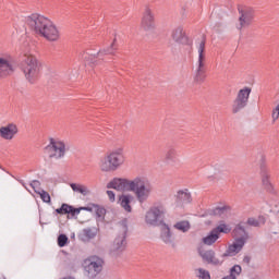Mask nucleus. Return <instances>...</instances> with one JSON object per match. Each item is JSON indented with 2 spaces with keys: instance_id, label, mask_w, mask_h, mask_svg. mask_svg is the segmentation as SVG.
I'll use <instances>...</instances> for the list:
<instances>
[{
  "instance_id": "393cba45",
  "label": "nucleus",
  "mask_w": 279,
  "mask_h": 279,
  "mask_svg": "<svg viewBox=\"0 0 279 279\" xmlns=\"http://www.w3.org/2000/svg\"><path fill=\"white\" fill-rule=\"evenodd\" d=\"M72 191H74V193H81V195H88V193H90V191H88V187L86 185H82V184H77V183H71L70 184Z\"/></svg>"
},
{
  "instance_id": "f8f14e48",
  "label": "nucleus",
  "mask_w": 279,
  "mask_h": 279,
  "mask_svg": "<svg viewBox=\"0 0 279 279\" xmlns=\"http://www.w3.org/2000/svg\"><path fill=\"white\" fill-rule=\"evenodd\" d=\"M14 73V58L5 53L0 56V77H9Z\"/></svg>"
},
{
  "instance_id": "6ab92c4d",
  "label": "nucleus",
  "mask_w": 279,
  "mask_h": 279,
  "mask_svg": "<svg viewBox=\"0 0 279 279\" xmlns=\"http://www.w3.org/2000/svg\"><path fill=\"white\" fill-rule=\"evenodd\" d=\"M171 38L174 43H178V45H186V43H189L186 33H184V28H182V26H178L172 29Z\"/></svg>"
},
{
  "instance_id": "a211bd4d",
  "label": "nucleus",
  "mask_w": 279,
  "mask_h": 279,
  "mask_svg": "<svg viewBox=\"0 0 279 279\" xmlns=\"http://www.w3.org/2000/svg\"><path fill=\"white\" fill-rule=\"evenodd\" d=\"M160 239L166 243V245H171V247H175V242L173 241V233L171 232V228L167 223L161 226Z\"/></svg>"
},
{
  "instance_id": "c03bdc74",
  "label": "nucleus",
  "mask_w": 279,
  "mask_h": 279,
  "mask_svg": "<svg viewBox=\"0 0 279 279\" xmlns=\"http://www.w3.org/2000/svg\"><path fill=\"white\" fill-rule=\"evenodd\" d=\"M1 279H8V278H5V277H2Z\"/></svg>"
},
{
  "instance_id": "412c9836",
  "label": "nucleus",
  "mask_w": 279,
  "mask_h": 279,
  "mask_svg": "<svg viewBox=\"0 0 279 279\" xmlns=\"http://www.w3.org/2000/svg\"><path fill=\"white\" fill-rule=\"evenodd\" d=\"M270 174H269V170L263 168L262 169V183L264 189H266V191H268V193H274V185L271 184V181L269 180Z\"/></svg>"
},
{
  "instance_id": "39448f33",
  "label": "nucleus",
  "mask_w": 279,
  "mask_h": 279,
  "mask_svg": "<svg viewBox=\"0 0 279 279\" xmlns=\"http://www.w3.org/2000/svg\"><path fill=\"white\" fill-rule=\"evenodd\" d=\"M165 215H167V207L162 203H156L146 213L145 221L148 226L154 228L165 226Z\"/></svg>"
},
{
  "instance_id": "4be33fe9",
  "label": "nucleus",
  "mask_w": 279,
  "mask_h": 279,
  "mask_svg": "<svg viewBox=\"0 0 279 279\" xmlns=\"http://www.w3.org/2000/svg\"><path fill=\"white\" fill-rule=\"evenodd\" d=\"M220 236L213 229L205 238L202 239L204 245H215L219 241Z\"/></svg>"
},
{
  "instance_id": "aec40b11",
  "label": "nucleus",
  "mask_w": 279,
  "mask_h": 279,
  "mask_svg": "<svg viewBox=\"0 0 279 279\" xmlns=\"http://www.w3.org/2000/svg\"><path fill=\"white\" fill-rule=\"evenodd\" d=\"M174 199L179 205L191 204V202H193V196L191 195V192L189 191V189L179 190L174 195Z\"/></svg>"
},
{
  "instance_id": "0eeeda50",
  "label": "nucleus",
  "mask_w": 279,
  "mask_h": 279,
  "mask_svg": "<svg viewBox=\"0 0 279 279\" xmlns=\"http://www.w3.org/2000/svg\"><path fill=\"white\" fill-rule=\"evenodd\" d=\"M22 71L26 80L31 84H34L40 73V62L34 56H26L22 62Z\"/></svg>"
},
{
  "instance_id": "4c0bfd02",
  "label": "nucleus",
  "mask_w": 279,
  "mask_h": 279,
  "mask_svg": "<svg viewBox=\"0 0 279 279\" xmlns=\"http://www.w3.org/2000/svg\"><path fill=\"white\" fill-rule=\"evenodd\" d=\"M105 214H106V209L105 208L98 207L96 209L97 217H104Z\"/></svg>"
},
{
  "instance_id": "2eb2a0df",
  "label": "nucleus",
  "mask_w": 279,
  "mask_h": 279,
  "mask_svg": "<svg viewBox=\"0 0 279 279\" xmlns=\"http://www.w3.org/2000/svg\"><path fill=\"white\" fill-rule=\"evenodd\" d=\"M141 27L145 32H154L156 29V21L154 20V12L146 8L142 17Z\"/></svg>"
},
{
  "instance_id": "7c9ffc66",
  "label": "nucleus",
  "mask_w": 279,
  "mask_h": 279,
  "mask_svg": "<svg viewBox=\"0 0 279 279\" xmlns=\"http://www.w3.org/2000/svg\"><path fill=\"white\" fill-rule=\"evenodd\" d=\"M206 80V69L196 68L195 82H204Z\"/></svg>"
},
{
  "instance_id": "20e7f679",
  "label": "nucleus",
  "mask_w": 279,
  "mask_h": 279,
  "mask_svg": "<svg viewBox=\"0 0 279 279\" xmlns=\"http://www.w3.org/2000/svg\"><path fill=\"white\" fill-rule=\"evenodd\" d=\"M125 162V154L123 147L116 148L108 153L100 160V169L105 172L117 171Z\"/></svg>"
},
{
  "instance_id": "f3484780",
  "label": "nucleus",
  "mask_w": 279,
  "mask_h": 279,
  "mask_svg": "<svg viewBox=\"0 0 279 279\" xmlns=\"http://www.w3.org/2000/svg\"><path fill=\"white\" fill-rule=\"evenodd\" d=\"M16 134H19V126L14 123L0 128V137L4 141H12Z\"/></svg>"
},
{
  "instance_id": "f704fd0d",
  "label": "nucleus",
  "mask_w": 279,
  "mask_h": 279,
  "mask_svg": "<svg viewBox=\"0 0 279 279\" xmlns=\"http://www.w3.org/2000/svg\"><path fill=\"white\" fill-rule=\"evenodd\" d=\"M69 243V236L66 234H60L58 236V245L59 247H64Z\"/></svg>"
},
{
  "instance_id": "423d86ee",
  "label": "nucleus",
  "mask_w": 279,
  "mask_h": 279,
  "mask_svg": "<svg viewBox=\"0 0 279 279\" xmlns=\"http://www.w3.org/2000/svg\"><path fill=\"white\" fill-rule=\"evenodd\" d=\"M117 49H118L117 37H114L109 48L99 50L97 54H90L88 52H84L83 60H85V64L97 66V64H101V62L106 61V56H114V51H117Z\"/></svg>"
},
{
  "instance_id": "dca6fc26",
  "label": "nucleus",
  "mask_w": 279,
  "mask_h": 279,
  "mask_svg": "<svg viewBox=\"0 0 279 279\" xmlns=\"http://www.w3.org/2000/svg\"><path fill=\"white\" fill-rule=\"evenodd\" d=\"M82 210H90L89 207L75 208L66 203H63L60 208L56 209L57 215H70L71 217H77Z\"/></svg>"
},
{
  "instance_id": "cd10ccee",
  "label": "nucleus",
  "mask_w": 279,
  "mask_h": 279,
  "mask_svg": "<svg viewBox=\"0 0 279 279\" xmlns=\"http://www.w3.org/2000/svg\"><path fill=\"white\" fill-rule=\"evenodd\" d=\"M214 230L221 238V233L222 234H230V232L232 231V228H230V226H228L226 223H220L219 226L214 228Z\"/></svg>"
},
{
  "instance_id": "c85d7f7f",
  "label": "nucleus",
  "mask_w": 279,
  "mask_h": 279,
  "mask_svg": "<svg viewBox=\"0 0 279 279\" xmlns=\"http://www.w3.org/2000/svg\"><path fill=\"white\" fill-rule=\"evenodd\" d=\"M175 160H178V150H175L173 147H169L166 153V161L175 162Z\"/></svg>"
},
{
  "instance_id": "79ce46f5",
  "label": "nucleus",
  "mask_w": 279,
  "mask_h": 279,
  "mask_svg": "<svg viewBox=\"0 0 279 279\" xmlns=\"http://www.w3.org/2000/svg\"><path fill=\"white\" fill-rule=\"evenodd\" d=\"M243 263H245V265H250V263H252V257L250 255H245L243 258Z\"/></svg>"
},
{
  "instance_id": "ddd939ff",
  "label": "nucleus",
  "mask_w": 279,
  "mask_h": 279,
  "mask_svg": "<svg viewBox=\"0 0 279 279\" xmlns=\"http://www.w3.org/2000/svg\"><path fill=\"white\" fill-rule=\"evenodd\" d=\"M125 239H128V222L123 220L120 225V233L113 242V252H123L125 250V245H128Z\"/></svg>"
},
{
  "instance_id": "f257e3e1",
  "label": "nucleus",
  "mask_w": 279,
  "mask_h": 279,
  "mask_svg": "<svg viewBox=\"0 0 279 279\" xmlns=\"http://www.w3.org/2000/svg\"><path fill=\"white\" fill-rule=\"evenodd\" d=\"M107 189H114L116 191L132 192L135 194L140 204L147 202L154 193V186L143 177H136L130 181L128 179L116 178L107 184Z\"/></svg>"
},
{
  "instance_id": "b1692460",
  "label": "nucleus",
  "mask_w": 279,
  "mask_h": 279,
  "mask_svg": "<svg viewBox=\"0 0 279 279\" xmlns=\"http://www.w3.org/2000/svg\"><path fill=\"white\" fill-rule=\"evenodd\" d=\"M82 235L85 241H90V239H95L97 236V228H85L82 231Z\"/></svg>"
},
{
  "instance_id": "2f4dec72",
  "label": "nucleus",
  "mask_w": 279,
  "mask_h": 279,
  "mask_svg": "<svg viewBox=\"0 0 279 279\" xmlns=\"http://www.w3.org/2000/svg\"><path fill=\"white\" fill-rule=\"evenodd\" d=\"M196 272H197L196 276L198 279H210V271H208L204 268H197Z\"/></svg>"
},
{
  "instance_id": "6e6552de",
  "label": "nucleus",
  "mask_w": 279,
  "mask_h": 279,
  "mask_svg": "<svg viewBox=\"0 0 279 279\" xmlns=\"http://www.w3.org/2000/svg\"><path fill=\"white\" fill-rule=\"evenodd\" d=\"M84 271L87 278H97L104 271V258L93 255L84 260Z\"/></svg>"
},
{
  "instance_id": "e433bc0d",
  "label": "nucleus",
  "mask_w": 279,
  "mask_h": 279,
  "mask_svg": "<svg viewBox=\"0 0 279 279\" xmlns=\"http://www.w3.org/2000/svg\"><path fill=\"white\" fill-rule=\"evenodd\" d=\"M247 223L248 226H253L254 228H258L260 226V222L255 218H248Z\"/></svg>"
},
{
  "instance_id": "a19ab883",
  "label": "nucleus",
  "mask_w": 279,
  "mask_h": 279,
  "mask_svg": "<svg viewBox=\"0 0 279 279\" xmlns=\"http://www.w3.org/2000/svg\"><path fill=\"white\" fill-rule=\"evenodd\" d=\"M107 195H108L110 202H114L116 195H114V193L112 191H110V190L107 191Z\"/></svg>"
},
{
  "instance_id": "ea45409f",
  "label": "nucleus",
  "mask_w": 279,
  "mask_h": 279,
  "mask_svg": "<svg viewBox=\"0 0 279 279\" xmlns=\"http://www.w3.org/2000/svg\"><path fill=\"white\" fill-rule=\"evenodd\" d=\"M196 69H206V61H197Z\"/></svg>"
},
{
  "instance_id": "1a4fd4ad",
  "label": "nucleus",
  "mask_w": 279,
  "mask_h": 279,
  "mask_svg": "<svg viewBox=\"0 0 279 279\" xmlns=\"http://www.w3.org/2000/svg\"><path fill=\"white\" fill-rule=\"evenodd\" d=\"M198 256L202 258L203 263L205 265H211V267H221L225 263L226 257H221V255H217V252L213 248H204V247H198L197 248Z\"/></svg>"
},
{
  "instance_id": "473e14b6",
  "label": "nucleus",
  "mask_w": 279,
  "mask_h": 279,
  "mask_svg": "<svg viewBox=\"0 0 279 279\" xmlns=\"http://www.w3.org/2000/svg\"><path fill=\"white\" fill-rule=\"evenodd\" d=\"M37 195L40 196L41 202L45 204H51V195L47 191H40Z\"/></svg>"
},
{
  "instance_id": "7ed1b4c3",
  "label": "nucleus",
  "mask_w": 279,
  "mask_h": 279,
  "mask_svg": "<svg viewBox=\"0 0 279 279\" xmlns=\"http://www.w3.org/2000/svg\"><path fill=\"white\" fill-rule=\"evenodd\" d=\"M234 241L232 244L228 246L223 254H221V258H228L232 256H236L245 247L247 243V239H250V234L245 231V227L239 225L233 230Z\"/></svg>"
},
{
  "instance_id": "c9c22d12",
  "label": "nucleus",
  "mask_w": 279,
  "mask_h": 279,
  "mask_svg": "<svg viewBox=\"0 0 279 279\" xmlns=\"http://www.w3.org/2000/svg\"><path fill=\"white\" fill-rule=\"evenodd\" d=\"M242 271H243V268H241V265H234L230 269V276H241Z\"/></svg>"
},
{
  "instance_id": "9d476101",
  "label": "nucleus",
  "mask_w": 279,
  "mask_h": 279,
  "mask_svg": "<svg viewBox=\"0 0 279 279\" xmlns=\"http://www.w3.org/2000/svg\"><path fill=\"white\" fill-rule=\"evenodd\" d=\"M46 151L49 158L61 160L66 155V144L62 141L50 138V143L46 146Z\"/></svg>"
},
{
  "instance_id": "4468645a",
  "label": "nucleus",
  "mask_w": 279,
  "mask_h": 279,
  "mask_svg": "<svg viewBox=\"0 0 279 279\" xmlns=\"http://www.w3.org/2000/svg\"><path fill=\"white\" fill-rule=\"evenodd\" d=\"M239 12H240V17H239V24L236 25V29H245L246 27H250L254 21V10L240 9Z\"/></svg>"
},
{
  "instance_id": "f03ea898",
  "label": "nucleus",
  "mask_w": 279,
  "mask_h": 279,
  "mask_svg": "<svg viewBox=\"0 0 279 279\" xmlns=\"http://www.w3.org/2000/svg\"><path fill=\"white\" fill-rule=\"evenodd\" d=\"M25 22L32 32L37 34V36H43V38L50 43H56L60 38L58 27L45 15L33 13L26 17Z\"/></svg>"
},
{
  "instance_id": "a878e982",
  "label": "nucleus",
  "mask_w": 279,
  "mask_h": 279,
  "mask_svg": "<svg viewBox=\"0 0 279 279\" xmlns=\"http://www.w3.org/2000/svg\"><path fill=\"white\" fill-rule=\"evenodd\" d=\"M173 228L180 232L186 233L189 230H191V222H189V220H182L174 223Z\"/></svg>"
},
{
  "instance_id": "72a5a7b5",
  "label": "nucleus",
  "mask_w": 279,
  "mask_h": 279,
  "mask_svg": "<svg viewBox=\"0 0 279 279\" xmlns=\"http://www.w3.org/2000/svg\"><path fill=\"white\" fill-rule=\"evenodd\" d=\"M29 186L33 189V191L38 195L40 193L41 190L40 187V181L38 180H33L29 184Z\"/></svg>"
},
{
  "instance_id": "bb28decb",
  "label": "nucleus",
  "mask_w": 279,
  "mask_h": 279,
  "mask_svg": "<svg viewBox=\"0 0 279 279\" xmlns=\"http://www.w3.org/2000/svg\"><path fill=\"white\" fill-rule=\"evenodd\" d=\"M198 61L206 62V40H202L197 48Z\"/></svg>"
},
{
  "instance_id": "58836bf2",
  "label": "nucleus",
  "mask_w": 279,
  "mask_h": 279,
  "mask_svg": "<svg viewBox=\"0 0 279 279\" xmlns=\"http://www.w3.org/2000/svg\"><path fill=\"white\" fill-rule=\"evenodd\" d=\"M279 118V104L276 109L272 111V119L276 121Z\"/></svg>"
},
{
  "instance_id": "9b49d317",
  "label": "nucleus",
  "mask_w": 279,
  "mask_h": 279,
  "mask_svg": "<svg viewBox=\"0 0 279 279\" xmlns=\"http://www.w3.org/2000/svg\"><path fill=\"white\" fill-rule=\"evenodd\" d=\"M251 93H252V88L250 87H245L239 90L238 96L232 105L233 114H238V112H241V110H243V108L247 106V102L250 101Z\"/></svg>"
},
{
  "instance_id": "5701e85b",
  "label": "nucleus",
  "mask_w": 279,
  "mask_h": 279,
  "mask_svg": "<svg viewBox=\"0 0 279 279\" xmlns=\"http://www.w3.org/2000/svg\"><path fill=\"white\" fill-rule=\"evenodd\" d=\"M132 199H133L132 195L119 196V203L126 213H132V206H130V203L132 202Z\"/></svg>"
},
{
  "instance_id": "c756f323",
  "label": "nucleus",
  "mask_w": 279,
  "mask_h": 279,
  "mask_svg": "<svg viewBox=\"0 0 279 279\" xmlns=\"http://www.w3.org/2000/svg\"><path fill=\"white\" fill-rule=\"evenodd\" d=\"M230 210L229 206H222V207H215L211 209L210 215H214V217H223Z\"/></svg>"
},
{
  "instance_id": "37998d69",
  "label": "nucleus",
  "mask_w": 279,
  "mask_h": 279,
  "mask_svg": "<svg viewBox=\"0 0 279 279\" xmlns=\"http://www.w3.org/2000/svg\"><path fill=\"white\" fill-rule=\"evenodd\" d=\"M22 183V186H24V189H27V186L25 185V182L20 181Z\"/></svg>"
}]
</instances>
